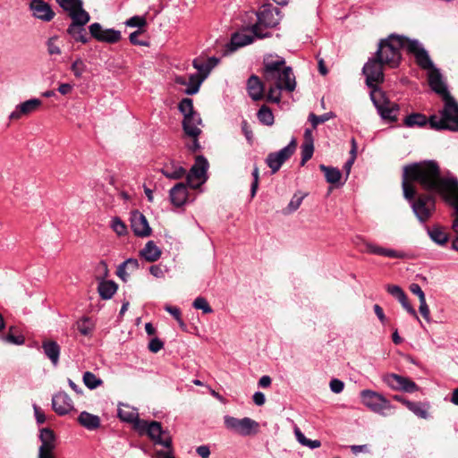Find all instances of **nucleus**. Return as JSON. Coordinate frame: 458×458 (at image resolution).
I'll use <instances>...</instances> for the list:
<instances>
[{
	"mask_svg": "<svg viewBox=\"0 0 458 458\" xmlns=\"http://www.w3.org/2000/svg\"><path fill=\"white\" fill-rule=\"evenodd\" d=\"M412 182H418L429 193L439 194L452 207L458 203L457 179L442 176L439 165L433 160L413 163L403 167L402 187L407 200H411L417 194Z\"/></svg>",
	"mask_w": 458,
	"mask_h": 458,
	"instance_id": "1",
	"label": "nucleus"
},
{
	"mask_svg": "<svg viewBox=\"0 0 458 458\" xmlns=\"http://www.w3.org/2000/svg\"><path fill=\"white\" fill-rule=\"evenodd\" d=\"M384 66L375 56L369 58L364 64L362 72L366 77V84L371 89L370 98L378 114L383 119L395 121L399 112V106L391 102L385 92L378 88L385 79Z\"/></svg>",
	"mask_w": 458,
	"mask_h": 458,
	"instance_id": "2",
	"label": "nucleus"
},
{
	"mask_svg": "<svg viewBox=\"0 0 458 458\" xmlns=\"http://www.w3.org/2000/svg\"><path fill=\"white\" fill-rule=\"evenodd\" d=\"M283 57L268 56L264 60L263 77L268 87L267 100L279 103L281 91L293 92L296 87L295 77L291 67H286Z\"/></svg>",
	"mask_w": 458,
	"mask_h": 458,
	"instance_id": "3",
	"label": "nucleus"
},
{
	"mask_svg": "<svg viewBox=\"0 0 458 458\" xmlns=\"http://www.w3.org/2000/svg\"><path fill=\"white\" fill-rule=\"evenodd\" d=\"M117 415L123 421L132 424V428L139 435H147L156 445L170 446L171 435L168 431L162 428L158 421H147L140 419L138 411L127 404H123L118 408Z\"/></svg>",
	"mask_w": 458,
	"mask_h": 458,
	"instance_id": "4",
	"label": "nucleus"
},
{
	"mask_svg": "<svg viewBox=\"0 0 458 458\" xmlns=\"http://www.w3.org/2000/svg\"><path fill=\"white\" fill-rule=\"evenodd\" d=\"M406 37L395 34L381 39L375 57L389 68L398 67L402 60L401 49H406Z\"/></svg>",
	"mask_w": 458,
	"mask_h": 458,
	"instance_id": "5",
	"label": "nucleus"
},
{
	"mask_svg": "<svg viewBox=\"0 0 458 458\" xmlns=\"http://www.w3.org/2000/svg\"><path fill=\"white\" fill-rule=\"evenodd\" d=\"M442 98L444 106L439 114H432L428 118L430 127L438 131L445 130L457 132L458 102L451 94H445V97Z\"/></svg>",
	"mask_w": 458,
	"mask_h": 458,
	"instance_id": "6",
	"label": "nucleus"
},
{
	"mask_svg": "<svg viewBox=\"0 0 458 458\" xmlns=\"http://www.w3.org/2000/svg\"><path fill=\"white\" fill-rule=\"evenodd\" d=\"M187 188L192 190L200 188V155L195 156V163L187 173L186 182H178L170 190L169 197L173 205L181 207L186 203Z\"/></svg>",
	"mask_w": 458,
	"mask_h": 458,
	"instance_id": "7",
	"label": "nucleus"
},
{
	"mask_svg": "<svg viewBox=\"0 0 458 458\" xmlns=\"http://www.w3.org/2000/svg\"><path fill=\"white\" fill-rule=\"evenodd\" d=\"M258 21L252 26V33L256 38H263L270 36L268 32H263V28H274L280 21L279 11L276 7L265 4L260 7L257 13Z\"/></svg>",
	"mask_w": 458,
	"mask_h": 458,
	"instance_id": "8",
	"label": "nucleus"
},
{
	"mask_svg": "<svg viewBox=\"0 0 458 458\" xmlns=\"http://www.w3.org/2000/svg\"><path fill=\"white\" fill-rule=\"evenodd\" d=\"M409 201L411 202V208L421 223L428 221L436 209V199L431 194H420L416 199L413 198Z\"/></svg>",
	"mask_w": 458,
	"mask_h": 458,
	"instance_id": "9",
	"label": "nucleus"
},
{
	"mask_svg": "<svg viewBox=\"0 0 458 458\" xmlns=\"http://www.w3.org/2000/svg\"><path fill=\"white\" fill-rule=\"evenodd\" d=\"M360 399L366 407L381 415H386V411L393 409L391 403L386 397L372 390H362Z\"/></svg>",
	"mask_w": 458,
	"mask_h": 458,
	"instance_id": "10",
	"label": "nucleus"
},
{
	"mask_svg": "<svg viewBox=\"0 0 458 458\" xmlns=\"http://www.w3.org/2000/svg\"><path fill=\"white\" fill-rule=\"evenodd\" d=\"M224 422L226 428L240 434L242 436H250L259 429V423L254 420L245 417L237 419L229 415L224 417Z\"/></svg>",
	"mask_w": 458,
	"mask_h": 458,
	"instance_id": "11",
	"label": "nucleus"
},
{
	"mask_svg": "<svg viewBox=\"0 0 458 458\" xmlns=\"http://www.w3.org/2000/svg\"><path fill=\"white\" fill-rule=\"evenodd\" d=\"M297 142L295 139H293L290 143L276 152H271L266 158L267 166L271 169L272 174H276L283 164L288 160L294 153L296 149Z\"/></svg>",
	"mask_w": 458,
	"mask_h": 458,
	"instance_id": "12",
	"label": "nucleus"
},
{
	"mask_svg": "<svg viewBox=\"0 0 458 458\" xmlns=\"http://www.w3.org/2000/svg\"><path fill=\"white\" fill-rule=\"evenodd\" d=\"M406 50L415 58L416 64L423 70H428L434 66L428 51L423 47L422 44L417 39L407 38Z\"/></svg>",
	"mask_w": 458,
	"mask_h": 458,
	"instance_id": "13",
	"label": "nucleus"
},
{
	"mask_svg": "<svg viewBox=\"0 0 458 458\" xmlns=\"http://www.w3.org/2000/svg\"><path fill=\"white\" fill-rule=\"evenodd\" d=\"M384 382L392 389L403 391L406 393H413L418 391L417 384L409 377L391 373L384 377Z\"/></svg>",
	"mask_w": 458,
	"mask_h": 458,
	"instance_id": "14",
	"label": "nucleus"
},
{
	"mask_svg": "<svg viewBox=\"0 0 458 458\" xmlns=\"http://www.w3.org/2000/svg\"><path fill=\"white\" fill-rule=\"evenodd\" d=\"M90 35L98 41L114 44L120 41L122 36L119 30L114 29L104 30L98 22H94L89 27Z\"/></svg>",
	"mask_w": 458,
	"mask_h": 458,
	"instance_id": "15",
	"label": "nucleus"
},
{
	"mask_svg": "<svg viewBox=\"0 0 458 458\" xmlns=\"http://www.w3.org/2000/svg\"><path fill=\"white\" fill-rule=\"evenodd\" d=\"M361 242V246L360 250L361 252H366L369 254L378 255V256H384L391 259H403L405 258V253L403 251L392 250V249H386L381 246H378L377 244L365 242L360 238H358Z\"/></svg>",
	"mask_w": 458,
	"mask_h": 458,
	"instance_id": "16",
	"label": "nucleus"
},
{
	"mask_svg": "<svg viewBox=\"0 0 458 458\" xmlns=\"http://www.w3.org/2000/svg\"><path fill=\"white\" fill-rule=\"evenodd\" d=\"M56 2L68 13L72 20H77V17H81L84 21H89V14L83 9L81 0H56Z\"/></svg>",
	"mask_w": 458,
	"mask_h": 458,
	"instance_id": "17",
	"label": "nucleus"
},
{
	"mask_svg": "<svg viewBox=\"0 0 458 458\" xmlns=\"http://www.w3.org/2000/svg\"><path fill=\"white\" fill-rule=\"evenodd\" d=\"M131 227L136 236L147 237L151 233V228L146 216L138 210L131 213Z\"/></svg>",
	"mask_w": 458,
	"mask_h": 458,
	"instance_id": "18",
	"label": "nucleus"
},
{
	"mask_svg": "<svg viewBox=\"0 0 458 458\" xmlns=\"http://www.w3.org/2000/svg\"><path fill=\"white\" fill-rule=\"evenodd\" d=\"M182 129L185 135L190 138L191 140L185 143L187 148L191 152H195L199 148V135L200 133V130L193 123L192 117L183 119Z\"/></svg>",
	"mask_w": 458,
	"mask_h": 458,
	"instance_id": "19",
	"label": "nucleus"
},
{
	"mask_svg": "<svg viewBox=\"0 0 458 458\" xmlns=\"http://www.w3.org/2000/svg\"><path fill=\"white\" fill-rule=\"evenodd\" d=\"M42 105V101L38 98H31L18 105L14 111L9 116L11 120H19L22 116H27L36 112Z\"/></svg>",
	"mask_w": 458,
	"mask_h": 458,
	"instance_id": "20",
	"label": "nucleus"
},
{
	"mask_svg": "<svg viewBox=\"0 0 458 458\" xmlns=\"http://www.w3.org/2000/svg\"><path fill=\"white\" fill-rule=\"evenodd\" d=\"M52 407L58 415L64 416L73 410V403L66 393L59 392L52 398Z\"/></svg>",
	"mask_w": 458,
	"mask_h": 458,
	"instance_id": "21",
	"label": "nucleus"
},
{
	"mask_svg": "<svg viewBox=\"0 0 458 458\" xmlns=\"http://www.w3.org/2000/svg\"><path fill=\"white\" fill-rule=\"evenodd\" d=\"M30 8L35 18L44 21H50L55 16L50 5L43 0H31Z\"/></svg>",
	"mask_w": 458,
	"mask_h": 458,
	"instance_id": "22",
	"label": "nucleus"
},
{
	"mask_svg": "<svg viewBox=\"0 0 458 458\" xmlns=\"http://www.w3.org/2000/svg\"><path fill=\"white\" fill-rule=\"evenodd\" d=\"M41 445L38 449V455L54 453L56 447L55 432L49 428H43L39 432Z\"/></svg>",
	"mask_w": 458,
	"mask_h": 458,
	"instance_id": "23",
	"label": "nucleus"
},
{
	"mask_svg": "<svg viewBox=\"0 0 458 458\" xmlns=\"http://www.w3.org/2000/svg\"><path fill=\"white\" fill-rule=\"evenodd\" d=\"M428 79L432 90L439 94L442 98H445V94H450L443 81L439 70L435 66L428 70Z\"/></svg>",
	"mask_w": 458,
	"mask_h": 458,
	"instance_id": "24",
	"label": "nucleus"
},
{
	"mask_svg": "<svg viewBox=\"0 0 458 458\" xmlns=\"http://www.w3.org/2000/svg\"><path fill=\"white\" fill-rule=\"evenodd\" d=\"M89 21H84V20L81 17H77V20H72V22L67 29V33L78 42H81L83 44L87 43L89 39L88 37L86 30L83 26Z\"/></svg>",
	"mask_w": 458,
	"mask_h": 458,
	"instance_id": "25",
	"label": "nucleus"
},
{
	"mask_svg": "<svg viewBox=\"0 0 458 458\" xmlns=\"http://www.w3.org/2000/svg\"><path fill=\"white\" fill-rule=\"evenodd\" d=\"M267 85L256 75H251L247 81V91L250 98L259 101L264 97V88Z\"/></svg>",
	"mask_w": 458,
	"mask_h": 458,
	"instance_id": "26",
	"label": "nucleus"
},
{
	"mask_svg": "<svg viewBox=\"0 0 458 458\" xmlns=\"http://www.w3.org/2000/svg\"><path fill=\"white\" fill-rule=\"evenodd\" d=\"M78 422L88 430H96L101 425L100 418L88 411H81L80 413Z\"/></svg>",
	"mask_w": 458,
	"mask_h": 458,
	"instance_id": "27",
	"label": "nucleus"
},
{
	"mask_svg": "<svg viewBox=\"0 0 458 458\" xmlns=\"http://www.w3.org/2000/svg\"><path fill=\"white\" fill-rule=\"evenodd\" d=\"M42 348L46 356L51 360L54 366H56L59 361L60 356V346L59 344L52 340L44 341Z\"/></svg>",
	"mask_w": 458,
	"mask_h": 458,
	"instance_id": "28",
	"label": "nucleus"
},
{
	"mask_svg": "<svg viewBox=\"0 0 458 458\" xmlns=\"http://www.w3.org/2000/svg\"><path fill=\"white\" fill-rule=\"evenodd\" d=\"M140 254L145 260L155 262L160 258L162 251L153 241H148L144 248L140 250Z\"/></svg>",
	"mask_w": 458,
	"mask_h": 458,
	"instance_id": "29",
	"label": "nucleus"
},
{
	"mask_svg": "<svg viewBox=\"0 0 458 458\" xmlns=\"http://www.w3.org/2000/svg\"><path fill=\"white\" fill-rule=\"evenodd\" d=\"M430 239L438 245H445L448 242V234L440 225H434L428 229Z\"/></svg>",
	"mask_w": 458,
	"mask_h": 458,
	"instance_id": "30",
	"label": "nucleus"
},
{
	"mask_svg": "<svg viewBox=\"0 0 458 458\" xmlns=\"http://www.w3.org/2000/svg\"><path fill=\"white\" fill-rule=\"evenodd\" d=\"M405 406L419 418L428 419L429 417V404L427 403L407 402Z\"/></svg>",
	"mask_w": 458,
	"mask_h": 458,
	"instance_id": "31",
	"label": "nucleus"
},
{
	"mask_svg": "<svg viewBox=\"0 0 458 458\" xmlns=\"http://www.w3.org/2000/svg\"><path fill=\"white\" fill-rule=\"evenodd\" d=\"M193 65L197 69V73L195 76L189 78L191 81V84L185 89V92L189 95L197 93L200 85V60L199 58L194 59Z\"/></svg>",
	"mask_w": 458,
	"mask_h": 458,
	"instance_id": "32",
	"label": "nucleus"
},
{
	"mask_svg": "<svg viewBox=\"0 0 458 458\" xmlns=\"http://www.w3.org/2000/svg\"><path fill=\"white\" fill-rule=\"evenodd\" d=\"M98 290L102 299L109 300L116 293L117 284L113 281H103L99 283Z\"/></svg>",
	"mask_w": 458,
	"mask_h": 458,
	"instance_id": "33",
	"label": "nucleus"
},
{
	"mask_svg": "<svg viewBox=\"0 0 458 458\" xmlns=\"http://www.w3.org/2000/svg\"><path fill=\"white\" fill-rule=\"evenodd\" d=\"M76 327L77 330L82 335H89L94 330L95 323L93 320L89 317H82L81 319H79L76 322Z\"/></svg>",
	"mask_w": 458,
	"mask_h": 458,
	"instance_id": "34",
	"label": "nucleus"
},
{
	"mask_svg": "<svg viewBox=\"0 0 458 458\" xmlns=\"http://www.w3.org/2000/svg\"><path fill=\"white\" fill-rule=\"evenodd\" d=\"M428 121V120L427 119L426 115L420 113H414L405 117L404 124L407 127H422L427 124Z\"/></svg>",
	"mask_w": 458,
	"mask_h": 458,
	"instance_id": "35",
	"label": "nucleus"
},
{
	"mask_svg": "<svg viewBox=\"0 0 458 458\" xmlns=\"http://www.w3.org/2000/svg\"><path fill=\"white\" fill-rule=\"evenodd\" d=\"M253 41V37L251 35H247L244 33H235L233 35L231 38V46L233 47V50L244 47L246 45L250 44Z\"/></svg>",
	"mask_w": 458,
	"mask_h": 458,
	"instance_id": "36",
	"label": "nucleus"
},
{
	"mask_svg": "<svg viewBox=\"0 0 458 458\" xmlns=\"http://www.w3.org/2000/svg\"><path fill=\"white\" fill-rule=\"evenodd\" d=\"M293 431L297 441L301 445L308 446L310 449L318 448L321 445L319 440L308 439L297 426L294 427Z\"/></svg>",
	"mask_w": 458,
	"mask_h": 458,
	"instance_id": "37",
	"label": "nucleus"
},
{
	"mask_svg": "<svg viewBox=\"0 0 458 458\" xmlns=\"http://www.w3.org/2000/svg\"><path fill=\"white\" fill-rule=\"evenodd\" d=\"M319 168L324 172L327 182L337 183L341 179V172L337 168L329 167L325 165H320Z\"/></svg>",
	"mask_w": 458,
	"mask_h": 458,
	"instance_id": "38",
	"label": "nucleus"
},
{
	"mask_svg": "<svg viewBox=\"0 0 458 458\" xmlns=\"http://www.w3.org/2000/svg\"><path fill=\"white\" fill-rule=\"evenodd\" d=\"M259 121L265 125H272L274 123V114L271 109L267 106H262L258 114Z\"/></svg>",
	"mask_w": 458,
	"mask_h": 458,
	"instance_id": "39",
	"label": "nucleus"
},
{
	"mask_svg": "<svg viewBox=\"0 0 458 458\" xmlns=\"http://www.w3.org/2000/svg\"><path fill=\"white\" fill-rule=\"evenodd\" d=\"M220 59L217 57H209L205 62L202 61V82L208 78L211 71L218 65Z\"/></svg>",
	"mask_w": 458,
	"mask_h": 458,
	"instance_id": "40",
	"label": "nucleus"
},
{
	"mask_svg": "<svg viewBox=\"0 0 458 458\" xmlns=\"http://www.w3.org/2000/svg\"><path fill=\"white\" fill-rule=\"evenodd\" d=\"M83 383L89 389H96L102 385L103 381L98 377L94 373L86 371L83 374Z\"/></svg>",
	"mask_w": 458,
	"mask_h": 458,
	"instance_id": "41",
	"label": "nucleus"
},
{
	"mask_svg": "<svg viewBox=\"0 0 458 458\" xmlns=\"http://www.w3.org/2000/svg\"><path fill=\"white\" fill-rule=\"evenodd\" d=\"M179 110L183 114V119L191 118L194 111H193V104L191 98H183L179 103Z\"/></svg>",
	"mask_w": 458,
	"mask_h": 458,
	"instance_id": "42",
	"label": "nucleus"
},
{
	"mask_svg": "<svg viewBox=\"0 0 458 458\" xmlns=\"http://www.w3.org/2000/svg\"><path fill=\"white\" fill-rule=\"evenodd\" d=\"M163 174L169 179L178 180L182 178L186 174V170L182 166H175L172 170L165 168L162 171Z\"/></svg>",
	"mask_w": 458,
	"mask_h": 458,
	"instance_id": "43",
	"label": "nucleus"
},
{
	"mask_svg": "<svg viewBox=\"0 0 458 458\" xmlns=\"http://www.w3.org/2000/svg\"><path fill=\"white\" fill-rule=\"evenodd\" d=\"M111 227L118 236H123L127 233V226L120 217L114 216L111 221Z\"/></svg>",
	"mask_w": 458,
	"mask_h": 458,
	"instance_id": "44",
	"label": "nucleus"
},
{
	"mask_svg": "<svg viewBox=\"0 0 458 458\" xmlns=\"http://www.w3.org/2000/svg\"><path fill=\"white\" fill-rule=\"evenodd\" d=\"M301 165H304L307 161H309L314 153V144L309 143H302L301 144Z\"/></svg>",
	"mask_w": 458,
	"mask_h": 458,
	"instance_id": "45",
	"label": "nucleus"
},
{
	"mask_svg": "<svg viewBox=\"0 0 458 458\" xmlns=\"http://www.w3.org/2000/svg\"><path fill=\"white\" fill-rule=\"evenodd\" d=\"M335 114L332 112L326 113L322 115H316L314 114H310L309 116V120L312 124L313 129H315L319 123H323L329 119L333 118Z\"/></svg>",
	"mask_w": 458,
	"mask_h": 458,
	"instance_id": "46",
	"label": "nucleus"
},
{
	"mask_svg": "<svg viewBox=\"0 0 458 458\" xmlns=\"http://www.w3.org/2000/svg\"><path fill=\"white\" fill-rule=\"evenodd\" d=\"M124 23L128 27H137L141 30L142 28L147 26V20L145 16L135 15L128 19Z\"/></svg>",
	"mask_w": 458,
	"mask_h": 458,
	"instance_id": "47",
	"label": "nucleus"
},
{
	"mask_svg": "<svg viewBox=\"0 0 458 458\" xmlns=\"http://www.w3.org/2000/svg\"><path fill=\"white\" fill-rule=\"evenodd\" d=\"M13 327H10L8 334L4 336H2V339L5 342H8V343H11L13 344H17V345L23 344L25 342L24 336L21 335H14L13 334Z\"/></svg>",
	"mask_w": 458,
	"mask_h": 458,
	"instance_id": "48",
	"label": "nucleus"
},
{
	"mask_svg": "<svg viewBox=\"0 0 458 458\" xmlns=\"http://www.w3.org/2000/svg\"><path fill=\"white\" fill-rule=\"evenodd\" d=\"M304 197L305 195L294 194L287 206V213H293L297 210L300 208Z\"/></svg>",
	"mask_w": 458,
	"mask_h": 458,
	"instance_id": "49",
	"label": "nucleus"
},
{
	"mask_svg": "<svg viewBox=\"0 0 458 458\" xmlns=\"http://www.w3.org/2000/svg\"><path fill=\"white\" fill-rule=\"evenodd\" d=\"M86 66L81 59H77L71 66V70L76 78H81L85 72Z\"/></svg>",
	"mask_w": 458,
	"mask_h": 458,
	"instance_id": "50",
	"label": "nucleus"
},
{
	"mask_svg": "<svg viewBox=\"0 0 458 458\" xmlns=\"http://www.w3.org/2000/svg\"><path fill=\"white\" fill-rule=\"evenodd\" d=\"M387 292L398 301H403L406 295L403 289L398 285H387Z\"/></svg>",
	"mask_w": 458,
	"mask_h": 458,
	"instance_id": "51",
	"label": "nucleus"
},
{
	"mask_svg": "<svg viewBox=\"0 0 458 458\" xmlns=\"http://www.w3.org/2000/svg\"><path fill=\"white\" fill-rule=\"evenodd\" d=\"M165 310L176 319V321L179 323L181 327H183L185 326L183 321L182 320L181 310L179 308L166 305L165 307Z\"/></svg>",
	"mask_w": 458,
	"mask_h": 458,
	"instance_id": "52",
	"label": "nucleus"
},
{
	"mask_svg": "<svg viewBox=\"0 0 458 458\" xmlns=\"http://www.w3.org/2000/svg\"><path fill=\"white\" fill-rule=\"evenodd\" d=\"M56 38L52 37L47 40V52L49 55H60L61 49L60 47L55 44Z\"/></svg>",
	"mask_w": 458,
	"mask_h": 458,
	"instance_id": "53",
	"label": "nucleus"
},
{
	"mask_svg": "<svg viewBox=\"0 0 458 458\" xmlns=\"http://www.w3.org/2000/svg\"><path fill=\"white\" fill-rule=\"evenodd\" d=\"M259 172L258 166H254V169L252 171V176H253V182L251 183L250 187V195L251 198H253L256 195L258 187H259Z\"/></svg>",
	"mask_w": 458,
	"mask_h": 458,
	"instance_id": "54",
	"label": "nucleus"
},
{
	"mask_svg": "<svg viewBox=\"0 0 458 458\" xmlns=\"http://www.w3.org/2000/svg\"><path fill=\"white\" fill-rule=\"evenodd\" d=\"M165 267L161 265H153L149 267L150 274L157 278L165 277Z\"/></svg>",
	"mask_w": 458,
	"mask_h": 458,
	"instance_id": "55",
	"label": "nucleus"
},
{
	"mask_svg": "<svg viewBox=\"0 0 458 458\" xmlns=\"http://www.w3.org/2000/svg\"><path fill=\"white\" fill-rule=\"evenodd\" d=\"M142 33V30H138L130 34L129 39L132 45L135 46H148L146 41H142L139 39V36Z\"/></svg>",
	"mask_w": 458,
	"mask_h": 458,
	"instance_id": "56",
	"label": "nucleus"
},
{
	"mask_svg": "<svg viewBox=\"0 0 458 458\" xmlns=\"http://www.w3.org/2000/svg\"><path fill=\"white\" fill-rule=\"evenodd\" d=\"M329 386L332 392L339 394L344 390V384L343 381L334 378L330 381Z\"/></svg>",
	"mask_w": 458,
	"mask_h": 458,
	"instance_id": "57",
	"label": "nucleus"
},
{
	"mask_svg": "<svg viewBox=\"0 0 458 458\" xmlns=\"http://www.w3.org/2000/svg\"><path fill=\"white\" fill-rule=\"evenodd\" d=\"M164 347V344L158 338H153L150 340L148 344V349L150 352L156 353L159 352Z\"/></svg>",
	"mask_w": 458,
	"mask_h": 458,
	"instance_id": "58",
	"label": "nucleus"
},
{
	"mask_svg": "<svg viewBox=\"0 0 458 458\" xmlns=\"http://www.w3.org/2000/svg\"><path fill=\"white\" fill-rule=\"evenodd\" d=\"M419 310H420V314L422 315V317L428 322H429L430 321V311H429V308H428V306L427 304L426 300H423V301H420Z\"/></svg>",
	"mask_w": 458,
	"mask_h": 458,
	"instance_id": "59",
	"label": "nucleus"
},
{
	"mask_svg": "<svg viewBox=\"0 0 458 458\" xmlns=\"http://www.w3.org/2000/svg\"><path fill=\"white\" fill-rule=\"evenodd\" d=\"M400 303L402 304V306L407 310L408 313H410L412 317H414L417 320L420 321V318L417 315V312L416 310H414V308L409 303L408 301V299H407V296L405 295L404 296V300L403 301H399Z\"/></svg>",
	"mask_w": 458,
	"mask_h": 458,
	"instance_id": "60",
	"label": "nucleus"
},
{
	"mask_svg": "<svg viewBox=\"0 0 458 458\" xmlns=\"http://www.w3.org/2000/svg\"><path fill=\"white\" fill-rule=\"evenodd\" d=\"M410 291L419 297L420 301L426 300L425 293L418 284H411L410 285Z\"/></svg>",
	"mask_w": 458,
	"mask_h": 458,
	"instance_id": "61",
	"label": "nucleus"
},
{
	"mask_svg": "<svg viewBox=\"0 0 458 458\" xmlns=\"http://www.w3.org/2000/svg\"><path fill=\"white\" fill-rule=\"evenodd\" d=\"M167 450L165 451H157L156 456L157 458H175L174 455L172 444L170 446H165Z\"/></svg>",
	"mask_w": 458,
	"mask_h": 458,
	"instance_id": "62",
	"label": "nucleus"
},
{
	"mask_svg": "<svg viewBox=\"0 0 458 458\" xmlns=\"http://www.w3.org/2000/svg\"><path fill=\"white\" fill-rule=\"evenodd\" d=\"M123 267L129 270V272H133L139 267V261L136 259H128L123 261Z\"/></svg>",
	"mask_w": 458,
	"mask_h": 458,
	"instance_id": "63",
	"label": "nucleus"
},
{
	"mask_svg": "<svg viewBox=\"0 0 458 458\" xmlns=\"http://www.w3.org/2000/svg\"><path fill=\"white\" fill-rule=\"evenodd\" d=\"M128 271L129 270L126 268V267H123V262L117 267L116 274L123 282H126L127 278L129 277V275H130V272H128Z\"/></svg>",
	"mask_w": 458,
	"mask_h": 458,
	"instance_id": "64",
	"label": "nucleus"
}]
</instances>
